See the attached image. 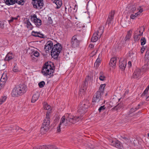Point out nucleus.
<instances>
[{"label":"nucleus","instance_id":"1","mask_svg":"<svg viewBox=\"0 0 149 149\" xmlns=\"http://www.w3.org/2000/svg\"><path fill=\"white\" fill-rule=\"evenodd\" d=\"M79 120V117L78 116H74L68 114L64 115L61 118L60 124L57 128V132H60L61 127L63 128L64 126H69L74 124Z\"/></svg>","mask_w":149,"mask_h":149},{"label":"nucleus","instance_id":"2","mask_svg":"<svg viewBox=\"0 0 149 149\" xmlns=\"http://www.w3.org/2000/svg\"><path fill=\"white\" fill-rule=\"evenodd\" d=\"M51 63L47 62L45 63L43 65L42 70V73L45 76H49L50 77L53 75L54 70V67L52 66Z\"/></svg>","mask_w":149,"mask_h":149},{"label":"nucleus","instance_id":"3","mask_svg":"<svg viewBox=\"0 0 149 149\" xmlns=\"http://www.w3.org/2000/svg\"><path fill=\"white\" fill-rule=\"evenodd\" d=\"M27 88L24 84L20 85L19 86L13 88L12 93V95L13 97H17L23 95L26 93Z\"/></svg>","mask_w":149,"mask_h":149},{"label":"nucleus","instance_id":"4","mask_svg":"<svg viewBox=\"0 0 149 149\" xmlns=\"http://www.w3.org/2000/svg\"><path fill=\"white\" fill-rule=\"evenodd\" d=\"M50 116L48 111L46 113V117L43 120L42 125L41 128V131L45 133L49 129L50 124Z\"/></svg>","mask_w":149,"mask_h":149},{"label":"nucleus","instance_id":"5","mask_svg":"<svg viewBox=\"0 0 149 149\" xmlns=\"http://www.w3.org/2000/svg\"><path fill=\"white\" fill-rule=\"evenodd\" d=\"M62 46L59 43H57L53 46L51 51V54L53 58H57L61 50Z\"/></svg>","mask_w":149,"mask_h":149},{"label":"nucleus","instance_id":"6","mask_svg":"<svg viewBox=\"0 0 149 149\" xmlns=\"http://www.w3.org/2000/svg\"><path fill=\"white\" fill-rule=\"evenodd\" d=\"M103 94L97 91L94 95L92 103L95 104V103L101 104L103 101L102 95Z\"/></svg>","mask_w":149,"mask_h":149},{"label":"nucleus","instance_id":"7","mask_svg":"<svg viewBox=\"0 0 149 149\" xmlns=\"http://www.w3.org/2000/svg\"><path fill=\"white\" fill-rule=\"evenodd\" d=\"M80 40L79 39L77 35H74L72 37L71 40V46L72 48H77L79 46Z\"/></svg>","mask_w":149,"mask_h":149},{"label":"nucleus","instance_id":"8","mask_svg":"<svg viewBox=\"0 0 149 149\" xmlns=\"http://www.w3.org/2000/svg\"><path fill=\"white\" fill-rule=\"evenodd\" d=\"M89 104V102L88 101H86V102H83L79 106L77 111L78 113L80 114L84 113L87 111Z\"/></svg>","mask_w":149,"mask_h":149},{"label":"nucleus","instance_id":"9","mask_svg":"<svg viewBox=\"0 0 149 149\" xmlns=\"http://www.w3.org/2000/svg\"><path fill=\"white\" fill-rule=\"evenodd\" d=\"M32 3L34 8L38 9H41L44 5L43 0H32Z\"/></svg>","mask_w":149,"mask_h":149},{"label":"nucleus","instance_id":"10","mask_svg":"<svg viewBox=\"0 0 149 149\" xmlns=\"http://www.w3.org/2000/svg\"><path fill=\"white\" fill-rule=\"evenodd\" d=\"M31 20L33 22L37 27H39L41 25V20L37 18L36 15L34 14L31 16Z\"/></svg>","mask_w":149,"mask_h":149},{"label":"nucleus","instance_id":"11","mask_svg":"<svg viewBox=\"0 0 149 149\" xmlns=\"http://www.w3.org/2000/svg\"><path fill=\"white\" fill-rule=\"evenodd\" d=\"M110 144L112 146L121 149H122L123 148L122 144L118 140H115L113 141L111 140L110 141Z\"/></svg>","mask_w":149,"mask_h":149},{"label":"nucleus","instance_id":"12","mask_svg":"<svg viewBox=\"0 0 149 149\" xmlns=\"http://www.w3.org/2000/svg\"><path fill=\"white\" fill-rule=\"evenodd\" d=\"M53 46V43L52 42L50 41H48L45 45L44 50L46 53L49 52V51L52 49Z\"/></svg>","mask_w":149,"mask_h":149},{"label":"nucleus","instance_id":"13","mask_svg":"<svg viewBox=\"0 0 149 149\" xmlns=\"http://www.w3.org/2000/svg\"><path fill=\"white\" fill-rule=\"evenodd\" d=\"M89 76H88V77H87L86 79V80L85 81V82L84 83V84H83L82 85L81 88L80 89V90L79 91V93L80 94H81H81H84V92L85 91V90L86 89L87 87H86V85L87 84V80H88V79H89Z\"/></svg>","mask_w":149,"mask_h":149},{"label":"nucleus","instance_id":"14","mask_svg":"<svg viewBox=\"0 0 149 149\" xmlns=\"http://www.w3.org/2000/svg\"><path fill=\"white\" fill-rule=\"evenodd\" d=\"M114 14L115 12L114 11H112L109 13L106 22L107 24L109 25L111 24L112 22Z\"/></svg>","mask_w":149,"mask_h":149},{"label":"nucleus","instance_id":"15","mask_svg":"<svg viewBox=\"0 0 149 149\" xmlns=\"http://www.w3.org/2000/svg\"><path fill=\"white\" fill-rule=\"evenodd\" d=\"M141 75V70L140 69H136L133 73V77L134 78L136 79L139 77Z\"/></svg>","mask_w":149,"mask_h":149},{"label":"nucleus","instance_id":"16","mask_svg":"<svg viewBox=\"0 0 149 149\" xmlns=\"http://www.w3.org/2000/svg\"><path fill=\"white\" fill-rule=\"evenodd\" d=\"M116 58H111L109 63V65L112 68H115L116 63Z\"/></svg>","mask_w":149,"mask_h":149},{"label":"nucleus","instance_id":"17","mask_svg":"<svg viewBox=\"0 0 149 149\" xmlns=\"http://www.w3.org/2000/svg\"><path fill=\"white\" fill-rule=\"evenodd\" d=\"M14 57V55L10 52H9L6 55L5 58V61H9L13 58Z\"/></svg>","mask_w":149,"mask_h":149},{"label":"nucleus","instance_id":"18","mask_svg":"<svg viewBox=\"0 0 149 149\" xmlns=\"http://www.w3.org/2000/svg\"><path fill=\"white\" fill-rule=\"evenodd\" d=\"M127 64L126 62L125 61H120L119 63V67L122 70H124L126 67Z\"/></svg>","mask_w":149,"mask_h":149},{"label":"nucleus","instance_id":"19","mask_svg":"<svg viewBox=\"0 0 149 149\" xmlns=\"http://www.w3.org/2000/svg\"><path fill=\"white\" fill-rule=\"evenodd\" d=\"M97 34V33H95L93 34L91 40V42H96L98 39L101 37H99Z\"/></svg>","mask_w":149,"mask_h":149},{"label":"nucleus","instance_id":"20","mask_svg":"<svg viewBox=\"0 0 149 149\" xmlns=\"http://www.w3.org/2000/svg\"><path fill=\"white\" fill-rule=\"evenodd\" d=\"M39 94L38 93L34 94L32 96L31 102L34 103L38 100L39 97Z\"/></svg>","mask_w":149,"mask_h":149},{"label":"nucleus","instance_id":"21","mask_svg":"<svg viewBox=\"0 0 149 149\" xmlns=\"http://www.w3.org/2000/svg\"><path fill=\"white\" fill-rule=\"evenodd\" d=\"M32 35L35 37H38L40 38H43L44 35L42 34H40L39 32H35L34 31L32 32Z\"/></svg>","mask_w":149,"mask_h":149},{"label":"nucleus","instance_id":"22","mask_svg":"<svg viewBox=\"0 0 149 149\" xmlns=\"http://www.w3.org/2000/svg\"><path fill=\"white\" fill-rule=\"evenodd\" d=\"M104 27L103 26H100L99 27L97 33V34L98 35V36L101 37V36L102 34L104 31Z\"/></svg>","mask_w":149,"mask_h":149},{"label":"nucleus","instance_id":"23","mask_svg":"<svg viewBox=\"0 0 149 149\" xmlns=\"http://www.w3.org/2000/svg\"><path fill=\"white\" fill-rule=\"evenodd\" d=\"M16 0H4L6 5L8 6L14 4L16 2Z\"/></svg>","mask_w":149,"mask_h":149},{"label":"nucleus","instance_id":"24","mask_svg":"<svg viewBox=\"0 0 149 149\" xmlns=\"http://www.w3.org/2000/svg\"><path fill=\"white\" fill-rule=\"evenodd\" d=\"M54 2L56 5V8L58 9L61 7L62 4L61 0H55Z\"/></svg>","mask_w":149,"mask_h":149},{"label":"nucleus","instance_id":"25","mask_svg":"<svg viewBox=\"0 0 149 149\" xmlns=\"http://www.w3.org/2000/svg\"><path fill=\"white\" fill-rule=\"evenodd\" d=\"M106 86V84H104L100 85L99 90V91L100 93H102L103 94L104 88Z\"/></svg>","mask_w":149,"mask_h":149},{"label":"nucleus","instance_id":"26","mask_svg":"<svg viewBox=\"0 0 149 149\" xmlns=\"http://www.w3.org/2000/svg\"><path fill=\"white\" fill-rule=\"evenodd\" d=\"M123 103H120L115 107V109L117 110H120L123 108Z\"/></svg>","mask_w":149,"mask_h":149},{"label":"nucleus","instance_id":"27","mask_svg":"<svg viewBox=\"0 0 149 149\" xmlns=\"http://www.w3.org/2000/svg\"><path fill=\"white\" fill-rule=\"evenodd\" d=\"M142 69L143 71H146L149 69V63L147 62L145 63L142 67Z\"/></svg>","mask_w":149,"mask_h":149},{"label":"nucleus","instance_id":"28","mask_svg":"<svg viewBox=\"0 0 149 149\" xmlns=\"http://www.w3.org/2000/svg\"><path fill=\"white\" fill-rule=\"evenodd\" d=\"M139 109V107H134L131 108L129 112V115L130 116H131V114L133 112H135L136 110Z\"/></svg>","mask_w":149,"mask_h":149},{"label":"nucleus","instance_id":"29","mask_svg":"<svg viewBox=\"0 0 149 149\" xmlns=\"http://www.w3.org/2000/svg\"><path fill=\"white\" fill-rule=\"evenodd\" d=\"M26 22L27 27L30 30L32 29L33 28V26L29 20V19L27 20Z\"/></svg>","mask_w":149,"mask_h":149},{"label":"nucleus","instance_id":"30","mask_svg":"<svg viewBox=\"0 0 149 149\" xmlns=\"http://www.w3.org/2000/svg\"><path fill=\"white\" fill-rule=\"evenodd\" d=\"M129 10L132 12H134L136 10V8L134 5H130L128 6Z\"/></svg>","mask_w":149,"mask_h":149},{"label":"nucleus","instance_id":"31","mask_svg":"<svg viewBox=\"0 0 149 149\" xmlns=\"http://www.w3.org/2000/svg\"><path fill=\"white\" fill-rule=\"evenodd\" d=\"M131 31H130L128 32L127 33L125 38V41H127L129 40L131 36Z\"/></svg>","mask_w":149,"mask_h":149},{"label":"nucleus","instance_id":"32","mask_svg":"<svg viewBox=\"0 0 149 149\" xmlns=\"http://www.w3.org/2000/svg\"><path fill=\"white\" fill-rule=\"evenodd\" d=\"M51 107L48 105L46 102H44V108L46 110H49L50 108Z\"/></svg>","mask_w":149,"mask_h":149},{"label":"nucleus","instance_id":"33","mask_svg":"<svg viewBox=\"0 0 149 149\" xmlns=\"http://www.w3.org/2000/svg\"><path fill=\"white\" fill-rule=\"evenodd\" d=\"M7 98L6 96H2L0 99V105L4 102Z\"/></svg>","mask_w":149,"mask_h":149},{"label":"nucleus","instance_id":"34","mask_svg":"<svg viewBox=\"0 0 149 149\" xmlns=\"http://www.w3.org/2000/svg\"><path fill=\"white\" fill-rule=\"evenodd\" d=\"M100 58H98L97 59L96 62L94 63V66H95L96 67L98 66L99 65V63L100 62Z\"/></svg>","mask_w":149,"mask_h":149},{"label":"nucleus","instance_id":"35","mask_svg":"<svg viewBox=\"0 0 149 149\" xmlns=\"http://www.w3.org/2000/svg\"><path fill=\"white\" fill-rule=\"evenodd\" d=\"M100 74L99 79L101 81H104L105 78V77L103 75V72H100Z\"/></svg>","mask_w":149,"mask_h":149},{"label":"nucleus","instance_id":"36","mask_svg":"<svg viewBox=\"0 0 149 149\" xmlns=\"http://www.w3.org/2000/svg\"><path fill=\"white\" fill-rule=\"evenodd\" d=\"M143 32H141L140 30L137 29L136 31H135L134 35L137 36H141L143 34Z\"/></svg>","mask_w":149,"mask_h":149},{"label":"nucleus","instance_id":"37","mask_svg":"<svg viewBox=\"0 0 149 149\" xmlns=\"http://www.w3.org/2000/svg\"><path fill=\"white\" fill-rule=\"evenodd\" d=\"M149 90V85L148 86L145 90L143 93H142V96H145L148 93V91Z\"/></svg>","mask_w":149,"mask_h":149},{"label":"nucleus","instance_id":"38","mask_svg":"<svg viewBox=\"0 0 149 149\" xmlns=\"http://www.w3.org/2000/svg\"><path fill=\"white\" fill-rule=\"evenodd\" d=\"M15 3H18V4L21 5H23L24 3V0H16Z\"/></svg>","mask_w":149,"mask_h":149},{"label":"nucleus","instance_id":"39","mask_svg":"<svg viewBox=\"0 0 149 149\" xmlns=\"http://www.w3.org/2000/svg\"><path fill=\"white\" fill-rule=\"evenodd\" d=\"M141 45H144L146 43V39L144 37L142 38L141 40Z\"/></svg>","mask_w":149,"mask_h":149},{"label":"nucleus","instance_id":"40","mask_svg":"<svg viewBox=\"0 0 149 149\" xmlns=\"http://www.w3.org/2000/svg\"><path fill=\"white\" fill-rule=\"evenodd\" d=\"M45 82L44 81H42L38 83V85L40 88H42L45 85Z\"/></svg>","mask_w":149,"mask_h":149},{"label":"nucleus","instance_id":"41","mask_svg":"<svg viewBox=\"0 0 149 149\" xmlns=\"http://www.w3.org/2000/svg\"><path fill=\"white\" fill-rule=\"evenodd\" d=\"M105 108H106L105 107L104 105L100 107L98 109L99 112H100L101 111L104 110Z\"/></svg>","mask_w":149,"mask_h":149},{"label":"nucleus","instance_id":"42","mask_svg":"<svg viewBox=\"0 0 149 149\" xmlns=\"http://www.w3.org/2000/svg\"><path fill=\"white\" fill-rule=\"evenodd\" d=\"M143 11V10L141 8L140 9L138 12L136 13L135 14V17H137L139 15H140V14Z\"/></svg>","mask_w":149,"mask_h":149},{"label":"nucleus","instance_id":"43","mask_svg":"<svg viewBox=\"0 0 149 149\" xmlns=\"http://www.w3.org/2000/svg\"><path fill=\"white\" fill-rule=\"evenodd\" d=\"M19 17V16H17V17H11V19L8 20L9 22L10 23L12 22H13L14 20H17L18 19V17Z\"/></svg>","mask_w":149,"mask_h":149},{"label":"nucleus","instance_id":"44","mask_svg":"<svg viewBox=\"0 0 149 149\" xmlns=\"http://www.w3.org/2000/svg\"><path fill=\"white\" fill-rule=\"evenodd\" d=\"M140 36H137L134 35V38L135 41H138L140 38Z\"/></svg>","mask_w":149,"mask_h":149},{"label":"nucleus","instance_id":"45","mask_svg":"<svg viewBox=\"0 0 149 149\" xmlns=\"http://www.w3.org/2000/svg\"><path fill=\"white\" fill-rule=\"evenodd\" d=\"M48 149H57V148L54 146L48 145Z\"/></svg>","mask_w":149,"mask_h":149},{"label":"nucleus","instance_id":"46","mask_svg":"<svg viewBox=\"0 0 149 149\" xmlns=\"http://www.w3.org/2000/svg\"><path fill=\"white\" fill-rule=\"evenodd\" d=\"M145 56L149 60V47L148 48V50L146 52Z\"/></svg>","mask_w":149,"mask_h":149},{"label":"nucleus","instance_id":"47","mask_svg":"<svg viewBox=\"0 0 149 149\" xmlns=\"http://www.w3.org/2000/svg\"><path fill=\"white\" fill-rule=\"evenodd\" d=\"M15 127L16 128L15 130H16V131H19V132H21L22 133H23L22 132H21L22 131H23V130L22 128H19V127L17 126L16 127Z\"/></svg>","mask_w":149,"mask_h":149},{"label":"nucleus","instance_id":"48","mask_svg":"<svg viewBox=\"0 0 149 149\" xmlns=\"http://www.w3.org/2000/svg\"><path fill=\"white\" fill-rule=\"evenodd\" d=\"M33 55L36 57H38L39 55V53L37 51H35L33 53Z\"/></svg>","mask_w":149,"mask_h":149},{"label":"nucleus","instance_id":"49","mask_svg":"<svg viewBox=\"0 0 149 149\" xmlns=\"http://www.w3.org/2000/svg\"><path fill=\"white\" fill-rule=\"evenodd\" d=\"M13 71L15 72H16L18 71V70L16 66H15L13 68Z\"/></svg>","mask_w":149,"mask_h":149},{"label":"nucleus","instance_id":"50","mask_svg":"<svg viewBox=\"0 0 149 149\" xmlns=\"http://www.w3.org/2000/svg\"><path fill=\"white\" fill-rule=\"evenodd\" d=\"M41 149H48V146H42L41 147Z\"/></svg>","mask_w":149,"mask_h":149},{"label":"nucleus","instance_id":"51","mask_svg":"<svg viewBox=\"0 0 149 149\" xmlns=\"http://www.w3.org/2000/svg\"><path fill=\"white\" fill-rule=\"evenodd\" d=\"M8 130V132L9 133H10L12 132H14V129H12V128H9L8 129H7Z\"/></svg>","mask_w":149,"mask_h":149},{"label":"nucleus","instance_id":"52","mask_svg":"<svg viewBox=\"0 0 149 149\" xmlns=\"http://www.w3.org/2000/svg\"><path fill=\"white\" fill-rule=\"evenodd\" d=\"M146 48L145 47L143 46L141 49V52L142 53H143L145 50Z\"/></svg>","mask_w":149,"mask_h":149},{"label":"nucleus","instance_id":"53","mask_svg":"<svg viewBox=\"0 0 149 149\" xmlns=\"http://www.w3.org/2000/svg\"><path fill=\"white\" fill-rule=\"evenodd\" d=\"M136 17L135 15L134 14H131L130 16V18L132 19H134Z\"/></svg>","mask_w":149,"mask_h":149},{"label":"nucleus","instance_id":"54","mask_svg":"<svg viewBox=\"0 0 149 149\" xmlns=\"http://www.w3.org/2000/svg\"><path fill=\"white\" fill-rule=\"evenodd\" d=\"M0 82V90L4 86V83L3 82Z\"/></svg>","mask_w":149,"mask_h":149},{"label":"nucleus","instance_id":"55","mask_svg":"<svg viewBox=\"0 0 149 149\" xmlns=\"http://www.w3.org/2000/svg\"><path fill=\"white\" fill-rule=\"evenodd\" d=\"M6 80V79L4 77L3 78L2 77L1 78L0 81L1 82H2L4 83V81Z\"/></svg>","mask_w":149,"mask_h":149},{"label":"nucleus","instance_id":"56","mask_svg":"<svg viewBox=\"0 0 149 149\" xmlns=\"http://www.w3.org/2000/svg\"><path fill=\"white\" fill-rule=\"evenodd\" d=\"M48 20L49 21V23L50 24H52V19H51V17H49L48 18Z\"/></svg>","mask_w":149,"mask_h":149},{"label":"nucleus","instance_id":"57","mask_svg":"<svg viewBox=\"0 0 149 149\" xmlns=\"http://www.w3.org/2000/svg\"><path fill=\"white\" fill-rule=\"evenodd\" d=\"M41 146H38L36 147H33V149H41Z\"/></svg>","mask_w":149,"mask_h":149},{"label":"nucleus","instance_id":"58","mask_svg":"<svg viewBox=\"0 0 149 149\" xmlns=\"http://www.w3.org/2000/svg\"><path fill=\"white\" fill-rule=\"evenodd\" d=\"M94 47V45L93 44H90L89 45V47L91 48H93Z\"/></svg>","mask_w":149,"mask_h":149},{"label":"nucleus","instance_id":"59","mask_svg":"<svg viewBox=\"0 0 149 149\" xmlns=\"http://www.w3.org/2000/svg\"><path fill=\"white\" fill-rule=\"evenodd\" d=\"M3 24L1 22H0V28H3Z\"/></svg>","mask_w":149,"mask_h":149},{"label":"nucleus","instance_id":"60","mask_svg":"<svg viewBox=\"0 0 149 149\" xmlns=\"http://www.w3.org/2000/svg\"><path fill=\"white\" fill-rule=\"evenodd\" d=\"M128 65L129 67H130L131 66V62L130 61H129L128 63Z\"/></svg>","mask_w":149,"mask_h":149},{"label":"nucleus","instance_id":"61","mask_svg":"<svg viewBox=\"0 0 149 149\" xmlns=\"http://www.w3.org/2000/svg\"><path fill=\"white\" fill-rule=\"evenodd\" d=\"M146 100H149V95L148 97L146 99Z\"/></svg>","mask_w":149,"mask_h":149},{"label":"nucleus","instance_id":"62","mask_svg":"<svg viewBox=\"0 0 149 149\" xmlns=\"http://www.w3.org/2000/svg\"><path fill=\"white\" fill-rule=\"evenodd\" d=\"M122 138L124 139H127V138L125 136L123 137Z\"/></svg>","mask_w":149,"mask_h":149},{"label":"nucleus","instance_id":"63","mask_svg":"<svg viewBox=\"0 0 149 149\" xmlns=\"http://www.w3.org/2000/svg\"><path fill=\"white\" fill-rule=\"evenodd\" d=\"M89 147L90 148H93V146H89Z\"/></svg>","mask_w":149,"mask_h":149},{"label":"nucleus","instance_id":"64","mask_svg":"<svg viewBox=\"0 0 149 149\" xmlns=\"http://www.w3.org/2000/svg\"><path fill=\"white\" fill-rule=\"evenodd\" d=\"M75 6V7H74V10H75V8H76V7H76V6H76V5H75V6Z\"/></svg>","mask_w":149,"mask_h":149}]
</instances>
